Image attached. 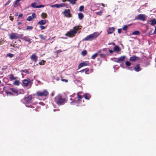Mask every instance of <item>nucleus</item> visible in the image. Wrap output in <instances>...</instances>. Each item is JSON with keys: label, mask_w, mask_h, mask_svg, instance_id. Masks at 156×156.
<instances>
[{"label": "nucleus", "mask_w": 156, "mask_h": 156, "mask_svg": "<svg viewBox=\"0 0 156 156\" xmlns=\"http://www.w3.org/2000/svg\"><path fill=\"white\" fill-rule=\"evenodd\" d=\"M66 100L65 98H62L60 95L56 96L54 98L55 102L59 105H64L65 103Z\"/></svg>", "instance_id": "f257e3e1"}, {"label": "nucleus", "mask_w": 156, "mask_h": 156, "mask_svg": "<svg viewBox=\"0 0 156 156\" xmlns=\"http://www.w3.org/2000/svg\"><path fill=\"white\" fill-rule=\"evenodd\" d=\"M99 34L98 32H96L93 34L87 36L83 39L84 41H91L93 40L96 39L99 36Z\"/></svg>", "instance_id": "f03ea898"}, {"label": "nucleus", "mask_w": 156, "mask_h": 156, "mask_svg": "<svg viewBox=\"0 0 156 156\" xmlns=\"http://www.w3.org/2000/svg\"><path fill=\"white\" fill-rule=\"evenodd\" d=\"M49 93L46 90L43 91H38L36 92V94L37 96L38 97H47Z\"/></svg>", "instance_id": "7ed1b4c3"}, {"label": "nucleus", "mask_w": 156, "mask_h": 156, "mask_svg": "<svg viewBox=\"0 0 156 156\" xmlns=\"http://www.w3.org/2000/svg\"><path fill=\"white\" fill-rule=\"evenodd\" d=\"M134 20H138L144 21L146 20V16L144 14H140L136 16Z\"/></svg>", "instance_id": "20e7f679"}, {"label": "nucleus", "mask_w": 156, "mask_h": 156, "mask_svg": "<svg viewBox=\"0 0 156 156\" xmlns=\"http://www.w3.org/2000/svg\"><path fill=\"white\" fill-rule=\"evenodd\" d=\"M23 84L22 85L24 87H27L29 85H31L30 80L29 79H24L22 80Z\"/></svg>", "instance_id": "39448f33"}, {"label": "nucleus", "mask_w": 156, "mask_h": 156, "mask_svg": "<svg viewBox=\"0 0 156 156\" xmlns=\"http://www.w3.org/2000/svg\"><path fill=\"white\" fill-rule=\"evenodd\" d=\"M77 33L76 30H71L69 31L66 34V36L70 37H73L74 36L75 34Z\"/></svg>", "instance_id": "423d86ee"}, {"label": "nucleus", "mask_w": 156, "mask_h": 156, "mask_svg": "<svg viewBox=\"0 0 156 156\" xmlns=\"http://www.w3.org/2000/svg\"><path fill=\"white\" fill-rule=\"evenodd\" d=\"M70 12V10L69 9H65L63 12L65 16L68 17H72V16Z\"/></svg>", "instance_id": "0eeeda50"}, {"label": "nucleus", "mask_w": 156, "mask_h": 156, "mask_svg": "<svg viewBox=\"0 0 156 156\" xmlns=\"http://www.w3.org/2000/svg\"><path fill=\"white\" fill-rule=\"evenodd\" d=\"M18 34L16 33H12L9 35V38L11 39H16L18 38Z\"/></svg>", "instance_id": "6e6552de"}, {"label": "nucleus", "mask_w": 156, "mask_h": 156, "mask_svg": "<svg viewBox=\"0 0 156 156\" xmlns=\"http://www.w3.org/2000/svg\"><path fill=\"white\" fill-rule=\"evenodd\" d=\"M30 59L34 62V63L36 62L38 59V57L35 54L32 55L30 57Z\"/></svg>", "instance_id": "1a4fd4ad"}, {"label": "nucleus", "mask_w": 156, "mask_h": 156, "mask_svg": "<svg viewBox=\"0 0 156 156\" xmlns=\"http://www.w3.org/2000/svg\"><path fill=\"white\" fill-rule=\"evenodd\" d=\"M36 14L35 13H33L31 15V16H29L27 18V20L29 21H30L33 19L36 18Z\"/></svg>", "instance_id": "9d476101"}, {"label": "nucleus", "mask_w": 156, "mask_h": 156, "mask_svg": "<svg viewBox=\"0 0 156 156\" xmlns=\"http://www.w3.org/2000/svg\"><path fill=\"white\" fill-rule=\"evenodd\" d=\"M126 58V56H122L119 58H114V59H116V60L115 61V62L119 63L120 62H122Z\"/></svg>", "instance_id": "9b49d317"}, {"label": "nucleus", "mask_w": 156, "mask_h": 156, "mask_svg": "<svg viewBox=\"0 0 156 156\" xmlns=\"http://www.w3.org/2000/svg\"><path fill=\"white\" fill-rule=\"evenodd\" d=\"M77 96L78 100H74V101H73V102H71V103H78L79 101H81V99L82 98V96L81 95H80L78 94L77 95Z\"/></svg>", "instance_id": "f8f14e48"}, {"label": "nucleus", "mask_w": 156, "mask_h": 156, "mask_svg": "<svg viewBox=\"0 0 156 156\" xmlns=\"http://www.w3.org/2000/svg\"><path fill=\"white\" fill-rule=\"evenodd\" d=\"M88 65V62H84L81 63L78 66V68L80 69L82 67Z\"/></svg>", "instance_id": "ddd939ff"}, {"label": "nucleus", "mask_w": 156, "mask_h": 156, "mask_svg": "<svg viewBox=\"0 0 156 156\" xmlns=\"http://www.w3.org/2000/svg\"><path fill=\"white\" fill-rule=\"evenodd\" d=\"M31 99L32 96L30 95H29L27 97L24 98L25 101L27 103H29L31 101Z\"/></svg>", "instance_id": "4468645a"}, {"label": "nucleus", "mask_w": 156, "mask_h": 156, "mask_svg": "<svg viewBox=\"0 0 156 156\" xmlns=\"http://www.w3.org/2000/svg\"><path fill=\"white\" fill-rule=\"evenodd\" d=\"M138 58H139L136 55H133L130 58L129 60L131 61L135 62L137 60Z\"/></svg>", "instance_id": "2eb2a0df"}, {"label": "nucleus", "mask_w": 156, "mask_h": 156, "mask_svg": "<svg viewBox=\"0 0 156 156\" xmlns=\"http://www.w3.org/2000/svg\"><path fill=\"white\" fill-rule=\"evenodd\" d=\"M23 40L28 42L30 44L31 43V39L27 36H24L23 37Z\"/></svg>", "instance_id": "dca6fc26"}, {"label": "nucleus", "mask_w": 156, "mask_h": 156, "mask_svg": "<svg viewBox=\"0 0 156 156\" xmlns=\"http://www.w3.org/2000/svg\"><path fill=\"white\" fill-rule=\"evenodd\" d=\"M114 28L113 27H109L107 30L108 34H112L114 31Z\"/></svg>", "instance_id": "f3484780"}, {"label": "nucleus", "mask_w": 156, "mask_h": 156, "mask_svg": "<svg viewBox=\"0 0 156 156\" xmlns=\"http://www.w3.org/2000/svg\"><path fill=\"white\" fill-rule=\"evenodd\" d=\"M47 21L45 20H42L38 22V24L40 25H44L46 23Z\"/></svg>", "instance_id": "a211bd4d"}, {"label": "nucleus", "mask_w": 156, "mask_h": 156, "mask_svg": "<svg viewBox=\"0 0 156 156\" xmlns=\"http://www.w3.org/2000/svg\"><path fill=\"white\" fill-rule=\"evenodd\" d=\"M134 70L136 72H138L141 70V69L139 64L136 65L134 68Z\"/></svg>", "instance_id": "6ab92c4d"}, {"label": "nucleus", "mask_w": 156, "mask_h": 156, "mask_svg": "<svg viewBox=\"0 0 156 156\" xmlns=\"http://www.w3.org/2000/svg\"><path fill=\"white\" fill-rule=\"evenodd\" d=\"M21 0H16L13 3V6L15 7H16L20 5L19 2Z\"/></svg>", "instance_id": "aec40b11"}, {"label": "nucleus", "mask_w": 156, "mask_h": 156, "mask_svg": "<svg viewBox=\"0 0 156 156\" xmlns=\"http://www.w3.org/2000/svg\"><path fill=\"white\" fill-rule=\"evenodd\" d=\"M114 51L115 52H119L121 50L120 48L116 45L113 48Z\"/></svg>", "instance_id": "412c9836"}, {"label": "nucleus", "mask_w": 156, "mask_h": 156, "mask_svg": "<svg viewBox=\"0 0 156 156\" xmlns=\"http://www.w3.org/2000/svg\"><path fill=\"white\" fill-rule=\"evenodd\" d=\"M84 95L85 98L87 100L89 99L91 97V96L89 94H86Z\"/></svg>", "instance_id": "4be33fe9"}, {"label": "nucleus", "mask_w": 156, "mask_h": 156, "mask_svg": "<svg viewBox=\"0 0 156 156\" xmlns=\"http://www.w3.org/2000/svg\"><path fill=\"white\" fill-rule=\"evenodd\" d=\"M150 22H151V25L152 26H154V25L156 24V19L155 18L151 20H150Z\"/></svg>", "instance_id": "5701e85b"}, {"label": "nucleus", "mask_w": 156, "mask_h": 156, "mask_svg": "<svg viewBox=\"0 0 156 156\" xmlns=\"http://www.w3.org/2000/svg\"><path fill=\"white\" fill-rule=\"evenodd\" d=\"M78 15L79 18L80 20H82L84 17L83 14L81 12L79 13Z\"/></svg>", "instance_id": "b1692460"}, {"label": "nucleus", "mask_w": 156, "mask_h": 156, "mask_svg": "<svg viewBox=\"0 0 156 156\" xmlns=\"http://www.w3.org/2000/svg\"><path fill=\"white\" fill-rule=\"evenodd\" d=\"M47 14L44 12H43L41 14V16L43 19H45L47 17Z\"/></svg>", "instance_id": "393cba45"}, {"label": "nucleus", "mask_w": 156, "mask_h": 156, "mask_svg": "<svg viewBox=\"0 0 156 156\" xmlns=\"http://www.w3.org/2000/svg\"><path fill=\"white\" fill-rule=\"evenodd\" d=\"M10 89L12 92H14L15 93L17 94L18 93V91L17 89L16 88H10Z\"/></svg>", "instance_id": "a878e982"}, {"label": "nucleus", "mask_w": 156, "mask_h": 156, "mask_svg": "<svg viewBox=\"0 0 156 156\" xmlns=\"http://www.w3.org/2000/svg\"><path fill=\"white\" fill-rule=\"evenodd\" d=\"M140 34V31L138 30H136L133 32L131 34L133 35H139Z\"/></svg>", "instance_id": "bb28decb"}, {"label": "nucleus", "mask_w": 156, "mask_h": 156, "mask_svg": "<svg viewBox=\"0 0 156 156\" xmlns=\"http://www.w3.org/2000/svg\"><path fill=\"white\" fill-rule=\"evenodd\" d=\"M13 84L18 86L20 85V81L19 80H16L14 82Z\"/></svg>", "instance_id": "cd10ccee"}, {"label": "nucleus", "mask_w": 156, "mask_h": 156, "mask_svg": "<svg viewBox=\"0 0 156 156\" xmlns=\"http://www.w3.org/2000/svg\"><path fill=\"white\" fill-rule=\"evenodd\" d=\"M38 36L40 38L43 40H45L46 38V37L42 34H40Z\"/></svg>", "instance_id": "c85d7f7f"}, {"label": "nucleus", "mask_w": 156, "mask_h": 156, "mask_svg": "<svg viewBox=\"0 0 156 156\" xmlns=\"http://www.w3.org/2000/svg\"><path fill=\"white\" fill-rule=\"evenodd\" d=\"M29 70H30L29 69H28V70H27V69L21 70L20 71L23 73H25L27 74H29L30 73L28 71Z\"/></svg>", "instance_id": "c756f323"}, {"label": "nucleus", "mask_w": 156, "mask_h": 156, "mask_svg": "<svg viewBox=\"0 0 156 156\" xmlns=\"http://www.w3.org/2000/svg\"><path fill=\"white\" fill-rule=\"evenodd\" d=\"M9 79L10 80H14V76L12 74H11L9 75Z\"/></svg>", "instance_id": "7c9ffc66"}, {"label": "nucleus", "mask_w": 156, "mask_h": 156, "mask_svg": "<svg viewBox=\"0 0 156 156\" xmlns=\"http://www.w3.org/2000/svg\"><path fill=\"white\" fill-rule=\"evenodd\" d=\"M87 54V51L86 50H84L81 52V54L83 56H85Z\"/></svg>", "instance_id": "2f4dec72"}, {"label": "nucleus", "mask_w": 156, "mask_h": 156, "mask_svg": "<svg viewBox=\"0 0 156 156\" xmlns=\"http://www.w3.org/2000/svg\"><path fill=\"white\" fill-rule=\"evenodd\" d=\"M77 0H68V1L70 2V3L73 4L74 5L75 4L76 1Z\"/></svg>", "instance_id": "473e14b6"}, {"label": "nucleus", "mask_w": 156, "mask_h": 156, "mask_svg": "<svg viewBox=\"0 0 156 156\" xmlns=\"http://www.w3.org/2000/svg\"><path fill=\"white\" fill-rule=\"evenodd\" d=\"M46 62V61L44 60H42L41 62H39V64L41 65H42L44 64L45 62Z\"/></svg>", "instance_id": "72a5a7b5"}, {"label": "nucleus", "mask_w": 156, "mask_h": 156, "mask_svg": "<svg viewBox=\"0 0 156 156\" xmlns=\"http://www.w3.org/2000/svg\"><path fill=\"white\" fill-rule=\"evenodd\" d=\"M36 3H32L31 5V6L34 8H37V7L38 5H36Z\"/></svg>", "instance_id": "f704fd0d"}, {"label": "nucleus", "mask_w": 156, "mask_h": 156, "mask_svg": "<svg viewBox=\"0 0 156 156\" xmlns=\"http://www.w3.org/2000/svg\"><path fill=\"white\" fill-rule=\"evenodd\" d=\"M98 54L96 53L93 55L91 57V58L93 59H95V58L98 56Z\"/></svg>", "instance_id": "c9c22d12"}, {"label": "nucleus", "mask_w": 156, "mask_h": 156, "mask_svg": "<svg viewBox=\"0 0 156 156\" xmlns=\"http://www.w3.org/2000/svg\"><path fill=\"white\" fill-rule=\"evenodd\" d=\"M84 6L83 5H82L80 6L79 8V11H83V9Z\"/></svg>", "instance_id": "e433bc0d"}, {"label": "nucleus", "mask_w": 156, "mask_h": 156, "mask_svg": "<svg viewBox=\"0 0 156 156\" xmlns=\"http://www.w3.org/2000/svg\"><path fill=\"white\" fill-rule=\"evenodd\" d=\"M33 27L32 26H28L27 27V28H26V30H31L33 29Z\"/></svg>", "instance_id": "4c0bfd02"}, {"label": "nucleus", "mask_w": 156, "mask_h": 156, "mask_svg": "<svg viewBox=\"0 0 156 156\" xmlns=\"http://www.w3.org/2000/svg\"><path fill=\"white\" fill-rule=\"evenodd\" d=\"M125 64L126 66H129L131 65V63L129 61H127L126 62Z\"/></svg>", "instance_id": "58836bf2"}, {"label": "nucleus", "mask_w": 156, "mask_h": 156, "mask_svg": "<svg viewBox=\"0 0 156 156\" xmlns=\"http://www.w3.org/2000/svg\"><path fill=\"white\" fill-rule=\"evenodd\" d=\"M23 34H18V38H20L22 40L23 39V37H22L23 36Z\"/></svg>", "instance_id": "ea45409f"}, {"label": "nucleus", "mask_w": 156, "mask_h": 156, "mask_svg": "<svg viewBox=\"0 0 156 156\" xmlns=\"http://www.w3.org/2000/svg\"><path fill=\"white\" fill-rule=\"evenodd\" d=\"M6 55L8 57H9L10 58H12L13 56L14 55L12 54L9 53L7 54Z\"/></svg>", "instance_id": "a19ab883"}, {"label": "nucleus", "mask_w": 156, "mask_h": 156, "mask_svg": "<svg viewBox=\"0 0 156 156\" xmlns=\"http://www.w3.org/2000/svg\"><path fill=\"white\" fill-rule=\"evenodd\" d=\"M95 13L97 15L101 16L102 15L103 12L101 11H100L99 12H96Z\"/></svg>", "instance_id": "79ce46f5"}, {"label": "nucleus", "mask_w": 156, "mask_h": 156, "mask_svg": "<svg viewBox=\"0 0 156 156\" xmlns=\"http://www.w3.org/2000/svg\"><path fill=\"white\" fill-rule=\"evenodd\" d=\"M79 26H75L73 27L74 30H76L77 32L79 30Z\"/></svg>", "instance_id": "37998d69"}, {"label": "nucleus", "mask_w": 156, "mask_h": 156, "mask_svg": "<svg viewBox=\"0 0 156 156\" xmlns=\"http://www.w3.org/2000/svg\"><path fill=\"white\" fill-rule=\"evenodd\" d=\"M128 28V26L126 25H124L122 27V29L124 30H127V29Z\"/></svg>", "instance_id": "c03bdc74"}, {"label": "nucleus", "mask_w": 156, "mask_h": 156, "mask_svg": "<svg viewBox=\"0 0 156 156\" xmlns=\"http://www.w3.org/2000/svg\"><path fill=\"white\" fill-rule=\"evenodd\" d=\"M101 58H104L105 56V54H99Z\"/></svg>", "instance_id": "a18cd8bd"}, {"label": "nucleus", "mask_w": 156, "mask_h": 156, "mask_svg": "<svg viewBox=\"0 0 156 156\" xmlns=\"http://www.w3.org/2000/svg\"><path fill=\"white\" fill-rule=\"evenodd\" d=\"M52 7H56L57 8H58L59 7V4H55L53 5Z\"/></svg>", "instance_id": "49530a36"}, {"label": "nucleus", "mask_w": 156, "mask_h": 156, "mask_svg": "<svg viewBox=\"0 0 156 156\" xmlns=\"http://www.w3.org/2000/svg\"><path fill=\"white\" fill-rule=\"evenodd\" d=\"M86 69L85 70V73L86 74H88L89 73H88L89 71V69L87 68L85 69Z\"/></svg>", "instance_id": "de8ad7c7"}, {"label": "nucleus", "mask_w": 156, "mask_h": 156, "mask_svg": "<svg viewBox=\"0 0 156 156\" xmlns=\"http://www.w3.org/2000/svg\"><path fill=\"white\" fill-rule=\"evenodd\" d=\"M62 52V50H58L57 51H56L55 52V53H57V55H58V53H60V52Z\"/></svg>", "instance_id": "09e8293b"}, {"label": "nucleus", "mask_w": 156, "mask_h": 156, "mask_svg": "<svg viewBox=\"0 0 156 156\" xmlns=\"http://www.w3.org/2000/svg\"><path fill=\"white\" fill-rule=\"evenodd\" d=\"M40 28L41 30H43L46 27L44 26H41L40 27Z\"/></svg>", "instance_id": "8fccbe9b"}, {"label": "nucleus", "mask_w": 156, "mask_h": 156, "mask_svg": "<svg viewBox=\"0 0 156 156\" xmlns=\"http://www.w3.org/2000/svg\"><path fill=\"white\" fill-rule=\"evenodd\" d=\"M59 4V7L65 6V4H64V3H61V4Z\"/></svg>", "instance_id": "3c124183"}, {"label": "nucleus", "mask_w": 156, "mask_h": 156, "mask_svg": "<svg viewBox=\"0 0 156 156\" xmlns=\"http://www.w3.org/2000/svg\"><path fill=\"white\" fill-rule=\"evenodd\" d=\"M122 32L121 29H119L118 30V32L119 34H120Z\"/></svg>", "instance_id": "603ef678"}, {"label": "nucleus", "mask_w": 156, "mask_h": 156, "mask_svg": "<svg viewBox=\"0 0 156 156\" xmlns=\"http://www.w3.org/2000/svg\"><path fill=\"white\" fill-rule=\"evenodd\" d=\"M9 18L12 21H13L14 20V18L12 16H10Z\"/></svg>", "instance_id": "864d4df0"}, {"label": "nucleus", "mask_w": 156, "mask_h": 156, "mask_svg": "<svg viewBox=\"0 0 156 156\" xmlns=\"http://www.w3.org/2000/svg\"><path fill=\"white\" fill-rule=\"evenodd\" d=\"M61 80L62 81L65 82H66V83L68 82V80H66V79H61Z\"/></svg>", "instance_id": "5fc2aeb1"}, {"label": "nucleus", "mask_w": 156, "mask_h": 156, "mask_svg": "<svg viewBox=\"0 0 156 156\" xmlns=\"http://www.w3.org/2000/svg\"><path fill=\"white\" fill-rule=\"evenodd\" d=\"M44 5H38L37 6V8H41V7H44Z\"/></svg>", "instance_id": "6e6d98bb"}, {"label": "nucleus", "mask_w": 156, "mask_h": 156, "mask_svg": "<svg viewBox=\"0 0 156 156\" xmlns=\"http://www.w3.org/2000/svg\"><path fill=\"white\" fill-rule=\"evenodd\" d=\"M23 16V14L22 13H20L18 17L19 18Z\"/></svg>", "instance_id": "4d7b16f0"}, {"label": "nucleus", "mask_w": 156, "mask_h": 156, "mask_svg": "<svg viewBox=\"0 0 156 156\" xmlns=\"http://www.w3.org/2000/svg\"><path fill=\"white\" fill-rule=\"evenodd\" d=\"M3 41V40H2V38H1V39H0V45L2 44V42Z\"/></svg>", "instance_id": "13d9d810"}, {"label": "nucleus", "mask_w": 156, "mask_h": 156, "mask_svg": "<svg viewBox=\"0 0 156 156\" xmlns=\"http://www.w3.org/2000/svg\"><path fill=\"white\" fill-rule=\"evenodd\" d=\"M109 53H111V54L113 52V50H109Z\"/></svg>", "instance_id": "bf43d9fd"}, {"label": "nucleus", "mask_w": 156, "mask_h": 156, "mask_svg": "<svg viewBox=\"0 0 156 156\" xmlns=\"http://www.w3.org/2000/svg\"><path fill=\"white\" fill-rule=\"evenodd\" d=\"M85 69H84L82 70H81L80 71V72H81V73L84 72L85 71Z\"/></svg>", "instance_id": "052dcab7"}, {"label": "nucleus", "mask_w": 156, "mask_h": 156, "mask_svg": "<svg viewBox=\"0 0 156 156\" xmlns=\"http://www.w3.org/2000/svg\"><path fill=\"white\" fill-rule=\"evenodd\" d=\"M154 34H156V27H155V28L154 30Z\"/></svg>", "instance_id": "680f3d73"}, {"label": "nucleus", "mask_w": 156, "mask_h": 156, "mask_svg": "<svg viewBox=\"0 0 156 156\" xmlns=\"http://www.w3.org/2000/svg\"><path fill=\"white\" fill-rule=\"evenodd\" d=\"M10 2V1H9H9L8 2H7L6 3L5 5H8Z\"/></svg>", "instance_id": "e2e57ef3"}, {"label": "nucleus", "mask_w": 156, "mask_h": 156, "mask_svg": "<svg viewBox=\"0 0 156 156\" xmlns=\"http://www.w3.org/2000/svg\"><path fill=\"white\" fill-rule=\"evenodd\" d=\"M8 93L10 95H13V94L11 92H8Z\"/></svg>", "instance_id": "0e129e2a"}, {"label": "nucleus", "mask_w": 156, "mask_h": 156, "mask_svg": "<svg viewBox=\"0 0 156 156\" xmlns=\"http://www.w3.org/2000/svg\"><path fill=\"white\" fill-rule=\"evenodd\" d=\"M56 80L57 81H58L59 80V77H57L56 78Z\"/></svg>", "instance_id": "69168bd1"}, {"label": "nucleus", "mask_w": 156, "mask_h": 156, "mask_svg": "<svg viewBox=\"0 0 156 156\" xmlns=\"http://www.w3.org/2000/svg\"><path fill=\"white\" fill-rule=\"evenodd\" d=\"M18 79V77H14V80H16Z\"/></svg>", "instance_id": "338daca9"}, {"label": "nucleus", "mask_w": 156, "mask_h": 156, "mask_svg": "<svg viewBox=\"0 0 156 156\" xmlns=\"http://www.w3.org/2000/svg\"><path fill=\"white\" fill-rule=\"evenodd\" d=\"M101 5L103 7H105V5L103 3H101Z\"/></svg>", "instance_id": "774afa93"}]
</instances>
